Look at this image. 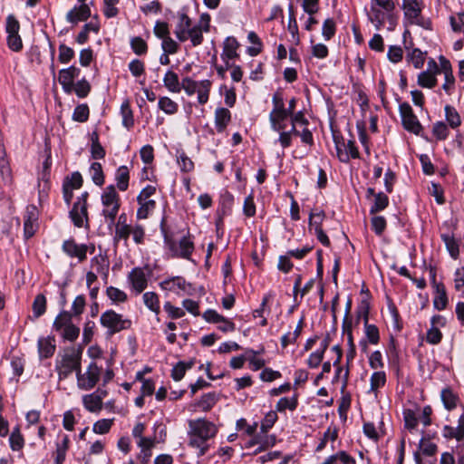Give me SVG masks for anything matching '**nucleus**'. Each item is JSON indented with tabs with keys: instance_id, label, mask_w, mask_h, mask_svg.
<instances>
[{
	"instance_id": "f257e3e1",
	"label": "nucleus",
	"mask_w": 464,
	"mask_h": 464,
	"mask_svg": "<svg viewBox=\"0 0 464 464\" xmlns=\"http://www.w3.org/2000/svg\"><path fill=\"white\" fill-rule=\"evenodd\" d=\"M82 348L72 346L63 350V353L58 355L55 362V370L59 380L66 379L72 372L76 373L82 367Z\"/></svg>"
},
{
	"instance_id": "f03ea898",
	"label": "nucleus",
	"mask_w": 464,
	"mask_h": 464,
	"mask_svg": "<svg viewBox=\"0 0 464 464\" xmlns=\"http://www.w3.org/2000/svg\"><path fill=\"white\" fill-rule=\"evenodd\" d=\"M394 9L395 4L392 0H371L369 19L374 24L377 30L383 26L386 19L390 21L391 25L394 26L395 22L392 15Z\"/></svg>"
},
{
	"instance_id": "7ed1b4c3",
	"label": "nucleus",
	"mask_w": 464,
	"mask_h": 464,
	"mask_svg": "<svg viewBox=\"0 0 464 464\" xmlns=\"http://www.w3.org/2000/svg\"><path fill=\"white\" fill-rule=\"evenodd\" d=\"M401 8L404 19L410 24H416L424 29H431V22L421 15L422 4L420 0H402Z\"/></svg>"
},
{
	"instance_id": "20e7f679",
	"label": "nucleus",
	"mask_w": 464,
	"mask_h": 464,
	"mask_svg": "<svg viewBox=\"0 0 464 464\" xmlns=\"http://www.w3.org/2000/svg\"><path fill=\"white\" fill-rule=\"evenodd\" d=\"M272 102L274 108L269 114L271 128L275 131H281L285 129V121L290 114L286 111L284 98L281 92H276L273 95Z\"/></svg>"
},
{
	"instance_id": "39448f33",
	"label": "nucleus",
	"mask_w": 464,
	"mask_h": 464,
	"mask_svg": "<svg viewBox=\"0 0 464 464\" xmlns=\"http://www.w3.org/2000/svg\"><path fill=\"white\" fill-rule=\"evenodd\" d=\"M101 324L108 330L109 335H113L122 330L130 328L131 321L123 318L121 314L113 310L102 313L100 318Z\"/></svg>"
},
{
	"instance_id": "423d86ee",
	"label": "nucleus",
	"mask_w": 464,
	"mask_h": 464,
	"mask_svg": "<svg viewBox=\"0 0 464 464\" xmlns=\"http://www.w3.org/2000/svg\"><path fill=\"white\" fill-rule=\"evenodd\" d=\"M102 372V368L94 362H90L84 372H82L81 367L76 373L78 388L82 391L93 389L101 379Z\"/></svg>"
},
{
	"instance_id": "0eeeda50",
	"label": "nucleus",
	"mask_w": 464,
	"mask_h": 464,
	"mask_svg": "<svg viewBox=\"0 0 464 464\" xmlns=\"http://www.w3.org/2000/svg\"><path fill=\"white\" fill-rule=\"evenodd\" d=\"M102 203L103 205L102 215L110 219V224L114 223V219L120 209V198L114 186H108L102 195Z\"/></svg>"
},
{
	"instance_id": "6e6552de",
	"label": "nucleus",
	"mask_w": 464,
	"mask_h": 464,
	"mask_svg": "<svg viewBox=\"0 0 464 464\" xmlns=\"http://www.w3.org/2000/svg\"><path fill=\"white\" fill-rule=\"evenodd\" d=\"M211 83L208 80L196 82L189 77H185L181 81V90L191 96L198 93V101L200 104H205L208 100Z\"/></svg>"
},
{
	"instance_id": "1a4fd4ad",
	"label": "nucleus",
	"mask_w": 464,
	"mask_h": 464,
	"mask_svg": "<svg viewBox=\"0 0 464 464\" xmlns=\"http://www.w3.org/2000/svg\"><path fill=\"white\" fill-rule=\"evenodd\" d=\"M20 23L14 14L7 15L5 19V32L7 34L6 44L13 52H20L23 49V41L19 35Z\"/></svg>"
},
{
	"instance_id": "9d476101",
	"label": "nucleus",
	"mask_w": 464,
	"mask_h": 464,
	"mask_svg": "<svg viewBox=\"0 0 464 464\" xmlns=\"http://www.w3.org/2000/svg\"><path fill=\"white\" fill-rule=\"evenodd\" d=\"M399 111L404 129L410 132L419 135L422 130V126L417 116L413 113L411 105L408 102H402L399 106Z\"/></svg>"
},
{
	"instance_id": "9b49d317",
	"label": "nucleus",
	"mask_w": 464,
	"mask_h": 464,
	"mask_svg": "<svg viewBox=\"0 0 464 464\" xmlns=\"http://www.w3.org/2000/svg\"><path fill=\"white\" fill-rule=\"evenodd\" d=\"M188 424L189 430L193 435L203 438L207 441L210 438H213L218 431L217 427L212 422L204 419L190 420Z\"/></svg>"
},
{
	"instance_id": "f8f14e48",
	"label": "nucleus",
	"mask_w": 464,
	"mask_h": 464,
	"mask_svg": "<svg viewBox=\"0 0 464 464\" xmlns=\"http://www.w3.org/2000/svg\"><path fill=\"white\" fill-rule=\"evenodd\" d=\"M38 228V210L34 206L26 208L24 217V232L26 238L32 237Z\"/></svg>"
},
{
	"instance_id": "ddd939ff",
	"label": "nucleus",
	"mask_w": 464,
	"mask_h": 464,
	"mask_svg": "<svg viewBox=\"0 0 464 464\" xmlns=\"http://www.w3.org/2000/svg\"><path fill=\"white\" fill-rule=\"evenodd\" d=\"M440 72V70L435 61L430 60L428 63V70L419 74L418 84L423 88H433L437 84L435 74Z\"/></svg>"
},
{
	"instance_id": "4468645a",
	"label": "nucleus",
	"mask_w": 464,
	"mask_h": 464,
	"mask_svg": "<svg viewBox=\"0 0 464 464\" xmlns=\"http://www.w3.org/2000/svg\"><path fill=\"white\" fill-rule=\"evenodd\" d=\"M128 280L137 294L142 293L147 288L148 278L142 267H134L129 273Z\"/></svg>"
},
{
	"instance_id": "2eb2a0df",
	"label": "nucleus",
	"mask_w": 464,
	"mask_h": 464,
	"mask_svg": "<svg viewBox=\"0 0 464 464\" xmlns=\"http://www.w3.org/2000/svg\"><path fill=\"white\" fill-rule=\"evenodd\" d=\"M63 251L70 257H77L79 262H82L87 257V246L77 244L74 239H68L63 243Z\"/></svg>"
},
{
	"instance_id": "dca6fc26",
	"label": "nucleus",
	"mask_w": 464,
	"mask_h": 464,
	"mask_svg": "<svg viewBox=\"0 0 464 464\" xmlns=\"http://www.w3.org/2000/svg\"><path fill=\"white\" fill-rule=\"evenodd\" d=\"M70 218H72L73 224L77 227H82L84 226L88 227V211H87V204L74 202L72 210L70 211Z\"/></svg>"
},
{
	"instance_id": "f3484780",
	"label": "nucleus",
	"mask_w": 464,
	"mask_h": 464,
	"mask_svg": "<svg viewBox=\"0 0 464 464\" xmlns=\"http://www.w3.org/2000/svg\"><path fill=\"white\" fill-rule=\"evenodd\" d=\"M160 286L161 289L166 291H174L175 287H177L188 295L191 294L192 291L191 284L186 282V280L181 276H173L163 280L160 283Z\"/></svg>"
},
{
	"instance_id": "a211bd4d",
	"label": "nucleus",
	"mask_w": 464,
	"mask_h": 464,
	"mask_svg": "<svg viewBox=\"0 0 464 464\" xmlns=\"http://www.w3.org/2000/svg\"><path fill=\"white\" fill-rule=\"evenodd\" d=\"M56 349L53 336L43 337L38 340V353L41 359H47L53 355Z\"/></svg>"
},
{
	"instance_id": "6ab92c4d",
	"label": "nucleus",
	"mask_w": 464,
	"mask_h": 464,
	"mask_svg": "<svg viewBox=\"0 0 464 464\" xmlns=\"http://www.w3.org/2000/svg\"><path fill=\"white\" fill-rule=\"evenodd\" d=\"M91 16V9L88 5H80L70 10L66 14V20L72 24L85 21Z\"/></svg>"
},
{
	"instance_id": "aec40b11",
	"label": "nucleus",
	"mask_w": 464,
	"mask_h": 464,
	"mask_svg": "<svg viewBox=\"0 0 464 464\" xmlns=\"http://www.w3.org/2000/svg\"><path fill=\"white\" fill-rule=\"evenodd\" d=\"M192 26V21L188 17V15L186 13H179V22L176 25L175 29V35L180 42H185L186 37L185 34L188 33L189 29H191Z\"/></svg>"
},
{
	"instance_id": "412c9836",
	"label": "nucleus",
	"mask_w": 464,
	"mask_h": 464,
	"mask_svg": "<svg viewBox=\"0 0 464 464\" xmlns=\"http://www.w3.org/2000/svg\"><path fill=\"white\" fill-rule=\"evenodd\" d=\"M231 121V113L226 108H218L215 111V124L218 132H223Z\"/></svg>"
},
{
	"instance_id": "4be33fe9",
	"label": "nucleus",
	"mask_w": 464,
	"mask_h": 464,
	"mask_svg": "<svg viewBox=\"0 0 464 464\" xmlns=\"http://www.w3.org/2000/svg\"><path fill=\"white\" fill-rule=\"evenodd\" d=\"M82 402L86 410L91 412L100 411L102 408V397L98 393L84 395L82 397Z\"/></svg>"
},
{
	"instance_id": "5701e85b",
	"label": "nucleus",
	"mask_w": 464,
	"mask_h": 464,
	"mask_svg": "<svg viewBox=\"0 0 464 464\" xmlns=\"http://www.w3.org/2000/svg\"><path fill=\"white\" fill-rule=\"evenodd\" d=\"M164 86L171 92H179L181 91V82H179L178 74L169 70L163 78Z\"/></svg>"
},
{
	"instance_id": "b1692460",
	"label": "nucleus",
	"mask_w": 464,
	"mask_h": 464,
	"mask_svg": "<svg viewBox=\"0 0 464 464\" xmlns=\"http://www.w3.org/2000/svg\"><path fill=\"white\" fill-rule=\"evenodd\" d=\"M440 397L444 407L448 411L455 409L459 401V396L456 393H454L450 388L443 389L441 391Z\"/></svg>"
},
{
	"instance_id": "393cba45",
	"label": "nucleus",
	"mask_w": 464,
	"mask_h": 464,
	"mask_svg": "<svg viewBox=\"0 0 464 464\" xmlns=\"http://www.w3.org/2000/svg\"><path fill=\"white\" fill-rule=\"evenodd\" d=\"M239 47V44L235 37L229 36L224 42V49L222 57L227 59H235L238 56L237 50Z\"/></svg>"
},
{
	"instance_id": "a878e982",
	"label": "nucleus",
	"mask_w": 464,
	"mask_h": 464,
	"mask_svg": "<svg viewBox=\"0 0 464 464\" xmlns=\"http://www.w3.org/2000/svg\"><path fill=\"white\" fill-rule=\"evenodd\" d=\"M435 291L436 295L433 300V305L437 310H443L446 308L448 304V297L446 294V289L443 284H440L436 285Z\"/></svg>"
},
{
	"instance_id": "bb28decb",
	"label": "nucleus",
	"mask_w": 464,
	"mask_h": 464,
	"mask_svg": "<svg viewBox=\"0 0 464 464\" xmlns=\"http://www.w3.org/2000/svg\"><path fill=\"white\" fill-rule=\"evenodd\" d=\"M72 314L63 310L55 317L53 324V328L57 332H61L63 328L72 324Z\"/></svg>"
},
{
	"instance_id": "cd10ccee",
	"label": "nucleus",
	"mask_w": 464,
	"mask_h": 464,
	"mask_svg": "<svg viewBox=\"0 0 464 464\" xmlns=\"http://www.w3.org/2000/svg\"><path fill=\"white\" fill-rule=\"evenodd\" d=\"M129 169L126 166H121L116 171L117 187L121 191L127 190L129 187Z\"/></svg>"
},
{
	"instance_id": "c85d7f7f",
	"label": "nucleus",
	"mask_w": 464,
	"mask_h": 464,
	"mask_svg": "<svg viewBox=\"0 0 464 464\" xmlns=\"http://www.w3.org/2000/svg\"><path fill=\"white\" fill-rule=\"evenodd\" d=\"M203 33L200 25H194L185 34L186 41L189 39L193 46H198L203 43Z\"/></svg>"
},
{
	"instance_id": "c756f323",
	"label": "nucleus",
	"mask_w": 464,
	"mask_h": 464,
	"mask_svg": "<svg viewBox=\"0 0 464 464\" xmlns=\"http://www.w3.org/2000/svg\"><path fill=\"white\" fill-rule=\"evenodd\" d=\"M446 121L452 129H456L460 126L461 119L457 110L450 106L446 105L444 108Z\"/></svg>"
},
{
	"instance_id": "7c9ffc66",
	"label": "nucleus",
	"mask_w": 464,
	"mask_h": 464,
	"mask_svg": "<svg viewBox=\"0 0 464 464\" xmlns=\"http://www.w3.org/2000/svg\"><path fill=\"white\" fill-rule=\"evenodd\" d=\"M121 113L122 116V124L128 130L134 125L133 113L130 106L129 101L122 102L121 106Z\"/></svg>"
},
{
	"instance_id": "2f4dec72",
	"label": "nucleus",
	"mask_w": 464,
	"mask_h": 464,
	"mask_svg": "<svg viewBox=\"0 0 464 464\" xmlns=\"http://www.w3.org/2000/svg\"><path fill=\"white\" fill-rule=\"evenodd\" d=\"M143 301L145 305L156 314H160L159 296L154 292H146L143 294Z\"/></svg>"
},
{
	"instance_id": "473e14b6",
	"label": "nucleus",
	"mask_w": 464,
	"mask_h": 464,
	"mask_svg": "<svg viewBox=\"0 0 464 464\" xmlns=\"http://www.w3.org/2000/svg\"><path fill=\"white\" fill-rule=\"evenodd\" d=\"M188 435H189V443H188L189 446L199 450L198 454V457L204 456L207 453L208 449L207 440H204L203 438L193 435V433H191L190 430L188 431Z\"/></svg>"
},
{
	"instance_id": "72a5a7b5",
	"label": "nucleus",
	"mask_w": 464,
	"mask_h": 464,
	"mask_svg": "<svg viewBox=\"0 0 464 464\" xmlns=\"http://www.w3.org/2000/svg\"><path fill=\"white\" fill-rule=\"evenodd\" d=\"M389 204V198L383 192H379L375 195L374 201L371 207L370 213L375 214L383 210Z\"/></svg>"
},
{
	"instance_id": "f704fd0d",
	"label": "nucleus",
	"mask_w": 464,
	"mask_h": 464,
	"mask_svg": "<svg viewBox=\"0 0 464 464\" xmlns=\"http://www.w3.org/2000/svg\"><path fill=\"white\" fill-rule=\"evenodd\" d=\"M99 29H100V26L96 23L91 22V23L85 24L82 27V30L78 34V35L76 37L77 43H79L80 44H85L88 40L89 33L91 31H92L94 33H98Z\"/></svg>"
},
{
	"instance_id": "c9c22d12",
	"label": "nucleus",
	"mask_w": 464,
	"mask_h": 464,
	"mask_svg": "<svg viewBox=\"0 0 464 464\" xmlns=\"http://www.w3.org/2000/svg\"><path fill=\"white\" fill-rule=\"evenodd\" d=\"M130 226L115 225V233L113 236V244L116 246L121 240H123L127 245L129 237L130 235Z\"/></svg>"
},
{
	"instance_id": "e433bc0d",
	"label": "nucleus",
	"mask_w": 464,
	"mask_h": 464,
	"mask_svg": "<svg viewBox=\"0 0 464 464\" xmlns=\"http://www.w3.org/2000/svg\"><path fill=\"white\" fill-rule=\"evenodd\" d=\"M218 399V397L215 392H208L198 401V406L204 411H208L217 403Z\"/></svg>"
},
{
	"instance_id": "4c0bfd02",
	"label": "nucleus",
	"mask_w": 464,
	"mask_h": 464,
	"mask_svg": "<svg viewBox=\"0 0 464 464\" xmlns=\"http://www.w3.org/2000/svg\"><path fill=\"white\" fill-rule=\"evenodd\" d=\"M92 157L93 159H103L105 157V150L103 147L99 142V136L96 132L92 134V148H91Z\"/></svg>"
},
{
	"instance_id": "58836bf2",
	"label": "nucleus",
	"mask_w": 464,
	"mask_h": 464,
	"mask_svg": "<svg viewBox=\"0 0 464 464\" xmlns=\"http://www.w3.org/2000/svg\"><path fill=\"white\" fill-rule=\"evenodd\" d=\"M80 74V69L75 66H71L66 69H62L59 72V82H73V80L77 78Z\"/></svg>"
},
{
	"instance_id": "ea45409f",
	"label": "nucleus",
	"mask_w": 464,
	"mask_h": 464,
	"mask_svg": "<svg viewBox=\"0 0 464 464\" xmlns=\"http://www.w3.org/2000/svg\"><path fill=\"white\" fill-rule=\"evenodd\" d=\"M46 310V298L43 294L35 296L33 303L34 315L38 318L45 313Z\"/></svg>"
},
{
	"instance_id": "a19ab883",
	"label": "nucleus",
	"mask_w": 464,
	"mask_h": 464,
	"mask_svg": "<svg viewBox=\"0 0 464 464\" xmlns=\"http://www.w3.org/2000/svg\"><path fill=\"white\" fill-rule=\"evenodd\" d=\"M138 203L140 205L137 210V218L139 219L147 218L149 214L153 211L156 207V202L154 200H145Z\"/></svg>"
},
{
	"instance_id": "79ce46f5",
	"label": "nucleus",
	"mask_w": 464,
	"mask_h": 464,
	"mask_svg": "<svg viewBox=\"0 0 464 464\" xmlns=\"http://www.w3.org/2000/svg\"><path fill=\"white\" fill-rule=\"evenodd\" d=\"M441 239L445 243L446 247H447L448 251L450 252V256L453 258H456L459 255V245L456 242L454 237L451 235H449V234H442Z\"/></svg>"
},
{
	"instance_id": "37998d69",
	"label": "nucleus",
	"mask_w": 464,
	"mask_h": 464,
	"mask_svg": "<svg viewBox=\"0 0 464 464\" xmlns=\"http://www.w3.org/2000/svg\"><path fill=\"white\" fill-rule=\"evenodd\" d=\"M334 141L335 144V148L337 150V156L342 162L349 161V154L348 152H344L343 148H345L346 145L344 143L343 138L342 136L336 135L334 133Z\"/></svg>"
},
{
	"instance_id": "c03bdc74",
	"label": "nucleus",
	"mask_w": 464,
	"mask_h": 464,
	"mask_svg": "<svg viewBox=\"0 0 464 464\" xmlns=\"http://www.w3.org/2000/svg\"><path fill=\"white\" fill-rule=\"evenodd\" d=\"M249 42L253 44L255 46H251L247 48V53L251 56H256L261 53L262 50V43L258 35L255 32H250L247 36Z\"/></svg>"
},
{
	"instance_id": "a18cd8bd",
	"label": "nucleus",
	"mask_w": 464,
	"mask_h": 464,
	"mask_svg": "<svg viewBox=\"0 0 464 464\" xmlns=\"http://www.w3.org/2000/svg\"><path fill=\"white\" fill-rule=\"evenodd\" d=\"M159 108L167 114H174L178 111V104L169 97H161L159 100Z\"/></svg>"
},
{
	"instance_id": "49530a36",
	"label": "nucleus",
	"mask_w": 464,
	"mask_h": 464,
	"mask_svg": "<svg viewBox=\"0 0 464 464\" xmlns=\"http://www.w3.org/2000/svg\"><path fill=\"white\" fill-rule=\"evenodd\" d=\"M193 250V242L188 237H183L179 241V256L188 259Z\"/></svg>"
},
{
	"instance_id": "de8ad7c7",
	"label": "nucleus",
	"mask_w": 464,
	"mask_h": 464,
	"mask_svg": "<svg viewBox=\"0 0 464 464\" xmlns=\"http://www.w3.org/2000/svg\"><path fill=\"white\" fill-rule=\"evenodd\" d=\"M10 447L13 450H20L24 444V438L19 428L14 429L9 438Z\"/></svg>"
},
{
	"instance_id": "09e8293b",
	"label": "nucleus",
	"mask_w": 464,
	"mask_h": 464,
	"mask_svg": "<svg viewBox=\"0 0 464 464\" xmlns=\"http://www.w3.org/2000/svg\"><path fill=\"white\" fill-rule=\"evenodd\" d=\"M443 435L447 439H456L460 440L464 438V428L458 426L457 428L446 425L443 429Z\"/></svg>"
},
{
	"instance_id": "8fccbe9b",
	"label": "nucleus",
	"mask_w": 464,
	"mask_h": 464,
	"mask_svg": "<svg viewBox=\"0 0 464 464\" xmlns=\"http://www.w3.org/2000/svg\"><path fill=\"white\" fill-rule=\"evenodd\" d=\"M89 107L87 104H80L74 109L72 119L78 122H85L89 119Z\"/></svg>"
},
{
	"instance_id": "3c124183",
	"label": "nucleus",
	"mask_w": 464,
	"mask_h": 464,
	"mask_svg": "<svg viewBox=\"0 0 464 464\" xmlns=\"http://www.w3.org/2000/svg\"><path fill=\"white\" fill-rule=\"evenodd\" d=\"M297 407V398L296 396H294L292 398H281L276 406V411H284L286 409H289L291 411L295 410Z\"/></svg>"
},
{
	"instance_id": "603ef678",
	"label": "nucleus",
	"mask_w": 464,
	"mask_h": 464,
	"mask_svg": "<svg viewBox=\"0 0 464 464\" xmlns=\"http://www.w3.org/2000/svg\"><path fill=\"white\" fill-rule=\"evenodd\" d=\"M371 391L376 392L385 385L386 374L384 372H375L371 376Z\"/></svg>"
},
{
	"instance_id": "864d4df0",
	"label": "nucleus",
	"mask_w": 464,
	"mask_h": 464,
	"mask_svg": "<svg viewBox=\"0 0 464 464\" xmlns=\"http://www.w3.org/2000/svg\"><path fill=\"white\" fill-rule=\"evenodd\" d=\"M91 172L94 184L102 186L104 183V176L101 163L93 162L91 166Z\"/></svg>"
},
{
	"instance_id": "5fc2aeb1",
	"label": "nucleus",
	"mask_w": 464,
	"mask_h": 464,
	"mask_svg": "<svg viewBox=\"0 0 464 464\" xmlns=\"http://www.w3.org/2000/svg\"><path fill=\"white\" fill-rule=\"evenodd\" d=\"M108 297L115 303H123L127 300V295L121 289L109 286L106 290Z\"/></svg>"
},
{
	"instance_id": "6e6d98bb",
	"label": "nucleus",
	"mask_w": 464,
	"mask_h": 464,
	"mask_svg": "<svg viewBox=\"0 0 464 464\" xmlns=\"http://www.w3.org/2000/svg\"><path fill=\"white\" fill-rule=\"evenodd\" d=\"M113 423V419H102L93 424L92 430L97 434H105L109 432Z\"/></svg>"
},
{
	"instance_id": "4d7b16f0",
	"label": "nucleus",
	"mask_w": 464,
	"mask_h": 464,
	"mask_svg": "<svg viewBox=\"0 0 464 464\" xmlns=\"http://www.w3.org/2000/svg\"><path fill=\"white\" fill-rule=\"evenodd\" d=\"M452 30L455 33H464V13L460 12L450 17Z\"/></svg>"
},
{
	"instance_id": "13d9d810",
	"label": "nucleus",
	"mask_w": 464,
	"mask_h": 464,
	"mask_svg": "<svg viewBox=\"0 0 464 464\" xmlns=\"http://www.w3.org/2000/svg\"><path fill=\"white\" fill-rule=\"evenodd\" d=\"M433 135L440 140H444L449 136V129L443 121H437L432 127Z\"/></svg>"
},
{
	"instance_id": "bf43d9fd",
	"label": "nucleus",
	"mask_w": 464,
	"mask_h": 464,
	"mask_svg": "<svg viewBox=\"0 0 464 464\" xmlns=\"http://www.w3.org/2000/svg\"><path fill=\"white\" fill-rule=\"evenodd\" d=\"M60 333L63 339L70 342H74L79 337L80 328L73 324H71L70 325L63 328Z\"/></svg>"
},
{
	"instance_id": "052dcab7",
	"label": "nucleus",
	"mask_w": 464,
	"mask_h": 464,
	"mask_svg": "<svg viewBox=\"0 0 464 464\" xmlns=\"http://www.w3.org/2000/svg\"><path fill=\"white\" fill-rule=\"evenodd\" d=\"M85 305V297L83 295H80L73 300L72 304V312L70 313L72 316H79L83 313Z\"/></svg>"
},
{
	"instance_id": "680f3d73",
	"label": "nucleus",
	"mask_w": 464,
	"mask_h": 464,
	"mask_svg": "<svg viewBox=\"0 0 464 464\" xmlns=\"http://www.w3.org/2000/svg\"><path fill=\"white\" fill-rule=\"evenodd\" d=\"M130 46L133 52L138 55L144 54L148 51L147 43L141 37L139 36L133 37L130 40Z\"/></svg>"
},
{
	"instance_id": "e2e57ef3",
	"label": "nucleus",
	"mask_w": 464,
	"mask_h": 464,
	"mask_svg": "<svg viewBox=\"0 0 464 464\" xmlns=\"http://www.w3.org/2000/svg\"><path fill=\"white\" fill-rule=\"evenodd\" d=\"M365 328V335L367 340L372 344H377L380 341V334L379 329L374 324H366Z\"/></svg>"
},
{
	"instance_id": "0e129e2a",
	"label": "nucleus",
	"mask_w": 464,
	"mask_h": 464,
	"mask_svg": "<svg viewBox=\"0 0 464 464\" xmlns=\"http://www.w3.org/2000/svg\"><path fill=\"white\" fill-rule=\"evenodd\" d=\"M91 92V84L85 79H82L75 83L74 92L79 98H85Z\"/></svg>"
},
{
	"instance_id": "69168bd1",
	"label": "nucleus",
	"mask_w": 464,
	"mask_h": 464,
	"mask_svg": "<svg viewBox=\"0 0 464 464\" xmlns=\"http://www.w3.org/2000/svg\"><path fill=\"white\" fill-rule=\"evenodd\" d=\"M120 0H103V13L107 18L115 17L119 14V10L116 5Z\"/></svg>"
},
{
	"instance_id": "338daca9",
	"label": "nucleus",
	"mask_w": 464,
	"mask_h": 464,
	"mask_svg": "<svg viewBox=\"0 0 464 464\" xmlns=\"http://www.w3.org/2000/svg\"><path fill=\"white\" fill-rule=\"evenodd\" d=\"M74 56V51L65 44H60L59 46V62L62 63H68Z\"/></svg>"
},
{
	"instance_id": "774afa93",
	"label": "nucleus",
	"mask_w": 464,
	"mask_h": 464,
	"mask_svg": "<svg viewBox=\"0 0 464 464\" xmlns=\"http://www.w3.org/2000/svg\"><path fill=\"white\" fill-rule=\"evenodd\" d=\"M277 420V415L276 411H269L264 418V420L261 422L260 430L262 433H266L269 429L273 427L275 422Z\"/></svg>"
}]
</instances>
